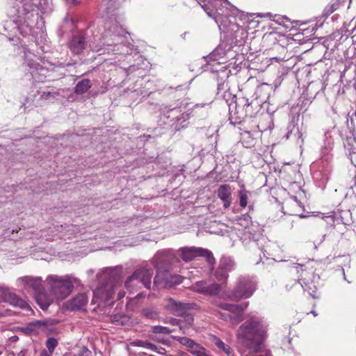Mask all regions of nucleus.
<instances>
[{"label":"nucleus","mask_w":356,"mask_h":356,"mask_svg":"<svg viewBox=\"0 0 356 356\" xmlns=\"http://www.w3.org/2000/svg\"><path fill=\"white\" fill-rule=\"evenodd\" d=\"M268 337V325L257 318L245 321L238 329V343L250 353H258Z\"/></svg>","instance_id":"f257e3e1"},{"label":"nucleus","mask_w":356,"mask_h":356,"mask_svg":"<svg viewBox=\"0 0 356 356\" xmlns=\"http://www.w3.org/2000/svg\"><path fill=\"white\" fill-rule=\"evenodd\" d=\"M46 282L55 299H64L72 292L74 284H79V280L69 275H50L46 278Z\"/></svg>","instance_id":"f03ea898"},{"label":"nucleus","mask_w":356,"mask_h":356,"mask_svg":"<svg viewBox=\"0 0 356 356\" xmlns=\"http://www.w3.org/2000/svg\"><path fill=\"white\" fill-rule=\"evenodd\" d=\"M153 273L150 272L145 268H140L134 271V273L127 278L124 283V286L128 291L131 292L136 291L141 288L139 278H141L143 286L147 289H149L151 286V280Z\"/></svg>","instance_id":"7ed1b4c3"},{"label":"nucleus","mask_w":356,"mask_h":356,"mask_svg":"<svg viewBox=\"0 0 356 356\" xmlns=\"http://www.w3.org/2000/svg\"><path fill=\"white\" fill-rule=\"evenodd\" d=\"M6 302L23 310L33 312L30 305L24 299L13 293L8 288L0 286V302Z\"/></svg>","instance_id":"20e7f679"},{"label":"nucleus","mask_w":356,"mask_h":356,"mask_svg":"<svg viewBox=\"0 0 356 356\" xmlns=\"http://www.w3.org/2000/svg\"><path fill=\"white\" fill-rule=\"evenodd\" d=\"M255 289L256 282L252 277H241L235 287L233 296L237 300L249 298L253 294Z\"/></svg>","instance_id":"39448f33"},{"label":"nucleus","mask_w":356,"mask_h":356,"mask_svg":"<svg viewBox=\"0 0 356 356\" xmlns=\"http://www.w3.org/2000/svg\"><path fill=\"white\" fill-rule=\"evenodd\" d=\"M60 323V320L49 318L45 320H36L28 323L24 330L29 334H36L38 328H42L48 335L58 334V330L54 325Z\"/></svg>","instance_id":"423d86ee"},{"label":"nucleus","mask_w":356,"mask_h":356,"mask_svg":"<svg viewBox=\"0 0 356 356\" xmlns=\"http://www.w3.org/2000/svg\"><path fill=\"white\" fill-rule=\"evenodd\" d=\"M180 252L181 258L186 262L192 261L197 257H206L209 264H213L215 261V259L213 257L211 252L202 248H184L180 250Z\"/></svg>","instance_id":"0eeeda50"},{"label":"nucleus","mask_w":356,"mask_h":356,"mask_svg":"<svg viewBox=\"0 0 356 356\" xmlns=\"http://www.w3.org/2000/svg\"><path fill=\"white\" fill-rule=\"evenodd\" d=\"M181 282L182 277L180 275H171L167 271H161L155 276L154 284L157 289L170 288Z\"/></svg>","instance_id":"6e6552de"},{"label":"nucleus","mask_w":356,"mask_h":356,"mask_svg":"<svg viewBox=\"0 0 356 356\" xmlns=\"http://www.w3.org/2000/svg\"><path fill=\"white\" fill-rule=\"evenodd\" d=\"M109 280L104 284L99 286L94 292V299H99L105 302H108L113 298L115 291L118 288L120 284L115 281Z\"/></svg>","instance_id":"1a4fd4ad"},{"label":"nucleus","mask_w":356,"mask_h":356,"mask_svg":"<svg viewBox=\"0 0 356 356\" xmlns=\"http://www.w3.org/2000/svg\"><path fill=\"white\" fill-rule=\"evenodd\" d=\"M161 305L163 309L172 312H186L188 310L199 309V306L195 303L177 302L171 298L163 300Z\"/></svg>","instance_id":"9d476101"},{"label":"nucleus","mask_w":356,"mask_h":356,"mask_svg":"<svg viewBox=\"0 0 356 356\" xmlns=\"http://www.w3.org/2000/svg\"><path fill=\"white\" fill-rule=\"evenodd\" d=\"M87 302L88 299L86 296L83 293H80L66 303V309L71 312H86L85 307Z\"/></svg>","instance_id":"9b49d317"},{"label":"nucleus","mask_w":356,"mask_h":356,"mask_svg":"<svg viewBox=\"0 0 356 356\" xmlns=\"http://www.w3.org/2000/svg\"><path fill=\"white\" fill-rule=\"evenodd\" d=\"M19 285H23L25 289L31 288L36 293L42 290V280L40 277L25 276L17 280Z\"/></svg>","instance_id":"f8f14e48"},{"label":"nucleus","mask_w":356,"mask_h":356,"mask_svg":"<svg viewBox=\"0 0 356 356\" xmlns=\"http://www.w3.org/2000/svg\"><path fill=\"white\" fill-rule=\"evenodd\" d=\"M218 197L223 202V207L227 209L232 202V189L228 184L220 185L217 190Z\"/></svg>","instance_id":"ddd939ff"},{"label":"nucleus","mask_w":356,"mask_h":356,"mask_svg":"<svg viewBox=\"0 0 356 356\" xmlns=\"http://www.w3.org/2000/svg\"><path fill=\"white\" fill-rule=\"evenodd\" d=\"M54 299L55 298L51 296V294L50 296H47L46 293L42 291V290L35 293V301L40 308L42 310H46L53 302Z\"/></svg>","instance_id":"4468645a"},{"label":"nucleus","mask_w":356,"mask_h":356,"mask_svg":"<svg viewBox=\"0 0 356 356\" xmlns=\"http://www.w3.org/2000/svg\"><path fill=\"white\" fill-rule=\"evenodd\" d=\"M220 318L227 321L229 325L235 326L243 321V313H218Z\"/></svg>","instance_id":"2eb2a0df"},{"label":"nucleus","mask_w":356,"mask_h":356,"mask_svg":"<svg viewBox=\"0 0 356 356\" xmlns=\"http://www.w3.org/2000/svg\"><path fill=\"white\" fill-rule=\"evenodd\" d=\"M84 47L85 40L84 38L81 35L74 36L72 38L70 45V49L75 54H80L84 49Z\"/></svg>","instance_id":"dca6fc26"},{"label":"nucleus","mask_w":356,"mask_h":356,"mask_svg":"<svg viewBox=\"0 0 356 356\" xmlns=\"http://www.w3.org/2000/svg\"><path fill=\"white\" fill-rule=\"evenodd\" d=\"M248 306V302H243L241 304H229V303H220L219 307L223 310L228 312H243L247 309Z\"/></svg>","instance_id":"f3484780"},{"label":"nucleus","mask_w":356,"mask_h":356,"mask_svg":"<svg viewBox=\"0 0 356 356\" xmlns=\"http://www.w3.org/2000/svg\"><path fill=\"white\" fill-rule=\"evenodd\" d=\"M198 286H203L202 289H197V291L209 295H216L220 292V285L218 284H212L207 286L204 282H200Z\"/></svg>","instance_id":"a211bd4d"},{"label":"nucleus","mask_w":356,"mask_h":356,"mask_svg":"<svg viewBox=\"0 0 356 356\" xmlns=\"http://www.w3.org/2000/svg\"><path fill=\"white\" fill-rule=\"evenodd\" d=\"M188 351L195 356H211L203 346L196 342H194Z\"/></svg>","instance_id":"6ab92c4d"},{"label":"nucleus","mask_w":356,"mask_h":356,"mask_svg":"<svg viewBox=\"0 0 356 356\" xmlns=\"http://www.w3.org/2000/svg\"><path fill=\"white\" fill-rule=\"evenodd\" d=\"M91 87L90 81L88 79H84L78 82L74 91L76 94H83Z\"/></svg>","instance_id":"aec40b11"},{"label":"nucleus","mask_w":356,"mask_h":356,"mask_svg":"<svg viewBox=\"0 0 356 356\" xmlns=\"http://www.w3.org/2000/svg\"><path fill=\"white\" fill-rule=\"evenodd\" d=\"M241 141L245 147H251L254 143V139L249 131H245L241 134Z\"/></svg>","instance_id":"412c9836"},{"label":"nucleus","mask_w":356,"mask_h":356,"mask_svg":"<svg viewBox=\"0 0 356 356\" xmlns=\"http://www.w3.org/2000/svg\"><path fill=\"white\" fill-rule=\"evenodd\" d=\"M251 194V192L245 189H242L238 191L239 204L241 207L245 208L247 207L248 202Z\"/></svg>","instance_id":"4be33fe9"},{"label":"nucleus","mask_w":356,"mask_h":356,"mask_svg":"<svg viewBox=\"0 0 356 356\" xmlns=\"http://www.w3.org/2000/svg\"><path fill=\"white\" fill-rule=\"evenodd\" d=\"M213 342L214 344L223 352H225L227 355H230L232 353V349L229 346L226 345L222 340L216 337H213Z\"/></svg>","instance_id":"5701e85b"},{"label":"nucleus","mask_w":356,"mask_h":356,"mask_svg":"<svg viewBox=\"0 0 356 356\" xmlns=\"http://www.w3.org/2000/svg\"><path fill=\"white\" fill-rule=\"evenodd\" d=\"M214 4L216 6H219V8H216V12L218 15H227L225 13L224 11H222V13L219 12V10H221V8H220V6L225 7L226 9H228V6L230 7V8H232L233 10H236V8L233 6L228 0H215Z\"/></svg>","instance_id":"b1692460"},{"label":"nucleus","mask_w":356,"mask_h":356,"mask_svg":"<svg viewBox=\"0 0 356 356\" xmlns=\"http://www.w3.org/2000/svg\"><path fill=\"white\" fill-rule=\"evenodd\" d=\"M58 340L54 337L48 338L45 343L46 347L48 349L47 351L52 354H53L55 348L58 346Z\"/></svg>","instance_id":"393cba45"},{"label":"nucleus","mask_w":356,"mask_h":356,"mask_svg":"<svg viewBox=\"0 0 356 356\" xmlns=\"http://www.w3.org/2000/svg\"><path fill=\"white\" fill-rule=\"evenodd\" d=\"M124 318L125 315H121V313H115L110 316L111 322L116 325H123Z\"/></svg>","instance_id":"a878e982"},{"label":"nucleus","mask_w":356,"mask_h":356,"mask_svg":"<svg viewBox=\"0 0 356 356\" xmlns=\"http://www.w3.org/2000/svg\"><path fill=\"white\" fill-rule=\"evenodd\" d=\"M152 332L155 334H170L172 331L167 327L156 325L152 327Z\"/></svg>","instance_id":"bb28decb"},{"label":"nucleus","mask_w":356,"mask_h":356,"mask_svg":"<svg viewBox=\"0 0 356 356\" xmlns=\"http://www.w3.org/2000/svg\"><path fill=\"white\" fill-rule=\"evenodd\" d=\"M177 341H179L181 344L186 346L187 350L191 348V346L194 343V341L191 339H189L186 337H178L177 339Z\"/></svg>","instance_id":"cd10ccee"},{"label":"nucleus","mask_w":356,"mask_h":356,"mask_svg":"<svg viewBox=\"0 0 356 356\" xmlns=\"http://www.w3.org/2000/svg\"><path fill=\"white\" fill-rule=\"evenodd\" d=\"M306 287L305 291H307L309 295L312 296L314 298H317L318 297V294L317 292V288L315 285L310 286V284H305Z\"/></svg>","instance_id":"c85d7f7f"},{"label":"nucleus","mask_w":356,"mask_h":356,"mask_svg":"<svg viewBox=\"0 0 356 356\" xmlns=\"http://www.w3.org/2000/svg\"><path fill=\"white\" fill-rule=\"evenodd\" d=\"M339 7L338 3H332L325 7L324 13L325 15H329L334 13Z\"/></svg>","instance_id":"c756f323"},{"label":"nucleus","mask_w":356,"mask_h":356,"mask_svg":"<svg viewBox=\"0 0 356 356\" xmlns=\"http://www.w3.org/2000/svg\"><path fill=\"white\" fill-rule=\"evenodd\" d=\"M181 316L185 318L188 325H191L193 321V317L191 313H181Z\"/></svg>","instance_id":"7c9ffc66"},{"label":"nucleus","mask_w":356,"mask_h":356,"mask_svg":"<svg viewBox=\"0 0 356 356\" xmlns=\"http://www.w3.org/2000/svg\"><path fill=\"white\" fill-rule=\"evenodd\" d=\"M216 277L218 281H221L225 280L227 277V275L222 270H218L216 273Z\"/></svg>","instance_id":"2f4dec72"},{"label":"nucleus","mask_w":356,"mask_h":356,"mask_svg":"<svg viewBox=\"0 0 356 356\" xmlns=\"http://www.w3.org/2000/svg\"><path fill=\"white\" fill-rule=\"evenodd\" d=\"M169 322L172 325H178L179 326V328L181 329L182 326L181 325V321L177 318H170Z\"/></svg>","instance_id":"473e14b6"},{"label":"nucleus","mask_w":356,"mask_h":356,"mask_svg":"<svg viewBox=\"0 0 356 356\" xmlns=\"http://www.w3.org/2000/svg\"><path fill=\"white\" fill-rule=\"evenodd\" d=\"M226 262V260H225L224 261H221L220 263V266L222 268H227V270H230L233 266V264L231 261H229V264L227 265V266H225V263Z\"/></svg>","instance_id":"72a5a7b5"},{"label":"nucleus","mask_w":356,"mask_h":356,"mask_svg":"<svg viewBox=\"0 0 356 356\" xmlns=\"http://www.w3.org/2000/svg\"><path fill=\"white\" fill-rule=\"evenodd\" d=\"M40 356H52V353L44 349L41 351Z\"/></svg>","instance_id":"f704fd0d"},{"label":"nucleus","mask_w":356,"mask_h":356,"mask_svg":"<svg viewBox=\"0 0 356 356\" xmlns=\"http://www.w3.org/2000/svg\"><path fill=\"white\" fill-rule=\"evenodd\" d=\"M156 314V313H150V312L144 313V316L147 318H154V316Z\"/></svg>","instance_id":"c9c22d12"},{"label":"nucleus","mask_w":356,"mask_h":356,"mask_svg":"<svg viewBox=\"0 0 356 356\" xmlns=\"http://www.w3.org/2000/svg\"><path fill=\"white\" fill-rule=\"evenodd\" d=\"M202 8L203 9L207 12V15L209 16V17H212V14L211 13V11H209V8H207V6L206 5H204L202 6Z\"/></svg>","instance_id":"e433bc0d"},{"label":"nucleus","mask_w":356,"mask_h":356,"mask_svg":"<svg viewBox=\"0 0 356 356\" xmlns=\"http://www.w3.org/2000/svg\"><path fill=\"white\" fill-rule=\"evenodd\" d=\"M200 282H197L196 284H195V286H194L195 291H197V289H202L203 286H198V284Z\"/></svg>","instance_id":"4c0bfd02"},{"label":"nucleus","mask_w":356,"mask_h":356,"mask_svg":"<svg viewBox=\"0 0 356 356\" xmlns=\"http://www.w3.org/2000/svg\"><path fill=\"white\" fill-rule=\"evenodd\" d=\"M243 101H244V102H245V106H247L248 107V106L250 105V104L249 103L248 99H243Z\"/></svg>","instance_id":"58836bf2"},{"label":"nucleus","mask_w":356,"mask_h":356,"mask_svg":"<svg viewBox=\"0 0 356 356\" xmlns=\"http://www.w3.org/2000/svg\"><path fill=\"white\" fill-rule=\"evenodd\" d=\"M124 296V293H119L120 298H122Z\"/></svg>","instance_id":"ea45409f"},{"label":"nucleus","mask_w":356,"mask_h":356,"mask_svg":"<svg viewBox=\"0 0 356 356\" xmlns=\"http://www.w3.org/2000/svg\"><path fill=\"white\" fill-rule=\"evenodd\" d=\"M139 282H140V286H143V282H141V278L140 277L139 278Z\"/></svg>","instance_id":"a19ab883"},{"label":"nucleus","mask_w":356,"mask_h":356,"mask_svg":"<svg viewBox=\"0 0 356 356\" xmlns=\"http://www.w3.org/2000/svg\"><path fill=\"white\" fill-rule=\"evenodd\" d=\"M266 15L268 16V17H271L270 13H268Z\"/></svg>","instance_id":"79ce46f5"},{"label":"nucleus","mask_w":356,"mask_h":356,"mask_svg":"<svg viewBox=\"0 0 356 356\" xmlns=\"http://www.w3.org/2000/svg\"><path fill=\"white\" fill-rule=\"evenodd\" d=\"M314 316H316L317 313H313Z\"/></svg>","instance_id":"37998d69"},{"label":"nucleus","mask_w":356,"mask_h":356,"mask_svg":"<svg viewBox=\"0 0 356 356\" xmlns=\"http://www.w3.org/2000/svg\"><path fill=\"white\" fill-rule=\"evenodd\" d=\"M74 3L77 2L78 0H72Z\"/></svg>","instance_id":"c03bdc74"},{"label":"nucleus","mask_w":356,"mask_h":356,"mask_svg":"<svg viewBox=\"0 0 356 356\" xmlns=\"http://www.w3.org/2000/svg\"><path fill=\"white\" fill-rule=\"evenodd\" d=\"M253 207V205L252 204H250V208H252Z\"/></svg>","instance_id":"a18cd8bd"},{"label":"nucleus","mask_w":356,"mask_h":356,"mask_svg":"<svg viewBox=\"0 0 356 356\" xmlns=\"http://www.w3.org/2000/svg\"><path fill=\"white\" fill-rule=\"evenodd\" d=\"M148 356H155V355H148Z\"/></svg>","instance_id":"49530a36"}]
</instances>
